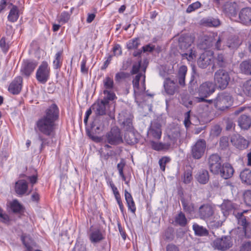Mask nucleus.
Wrapping results in <instances>:
<instances>
[{"label":"nucleus","mask_w":251,"mask_h":251,"mask_svg":"<svg viewBox=\"0 0 251 251\" xmlns=\"http://www.w3.org/2000/svg\"><path fill=\"white\" fill-rule=\"evenodd\" d=\"M59 109L56 104H52L45 112L44 115L40 117L35 124V129L41 134L38 140L41 142L40 151H42L46 146H49L50 140L46 137H52L55 135L56 127V122L59 119Z\"/></svg>","instance_id":"nucleus-1"},{"label":"nucleus","mask_w":251,"mask_h":251,"mask_svg":"<svg viewBox=\"0 0 251 251\" xmlns=\"http://www.w3.org/2000/svg\"><path fill=\"white\" fill-rule=\"evenodd\" d=\"M195 40V37L189 34H182L178 39L179 47L183 52L181 53L182 59H187L189 62L193 61L197 57V52L194 48H191Z\"/></svg>","instance_id":"nucleus-2"},{"label":"nucleus","mask_w":251,"mask_h":251,"mask_svg":"<svg viewBox=\"0 0 251 251\" xmlns=\"http://www.w3.org/2000/svg\"><path fill=\"white\" fill-rule=\"evenodd\" d=\"M234 73L232 71H227L221 69L215 72L214 80L215 85L220 89H226L233 78Z\"/></svg>","instance_id":"nucleus-3"},{"label":"nucleus","mask_w":251,"mask_h":251,"mask_svg":"<svg viewBox=\"0 0 251 251\" xmlns=\"http://www.w3.org/2000/svg\"><path fill=\"white\" fill-rule=\"evenodd\" d=\"M232 97L226 92L219 93L214 99V105L215 108L219 111L228 109L232 104Z\"/></svg>","instance_id":"nucleus-4"},{"label":"nucleus","mask_w":251,"mask_h":251,"mask_svg":"<svg viewBox=\"0 0 251 251\" xmlns=\"http://www.w3.org/2000/svg\"><path fill=\"white\" fill-rule=\"evenodd\" d=\"M145 71L146 68H144L143 73L138 74L132 80L133 88L135 95H139L144 92L146 89Z\"/></svg>","instance_id":"nucleus-5"},{"label":"nucleus","mask_w":251,"mask_h":251,"mask_svg":"<svg viewBox=\"0 0 251 251\" xmlns=\"http://www.w3.org/2000/svg\"><path fill=\"white\" fill-rule=\"evenodd\" d=\"M50 69L47 61H43L36 73V78L38 82L45 84L50 79Z\"/></svg>","instance_id":"nucleus-6"},{"label":"nucleus","mask_w":251,"mask_h":251,"mask_svg":"<svg viewBox=\"0 0 251 251\" xmlns=\"http://www.w3.org/2000/svg\"><path fill=\"white\" fill-rule=\"evenodd\" d=\"M215 91V85L212 82L206 81L200 85L197 91L193 93L191 91L190 92L193 96H196L198 93L200 97H208L212 95Z\"/></svg>","instance_id":"nucleus-7"},{"label":"nucleus","mask_w":251,"mask_h":251,"mask_svg":"<svg viewBox=\"0 0 251 251\" xmlns=\"http://www.w3.org/2000/svg\"><path fill=\"white\" fill-rule=\"evenodd\" d=\"M105 137L107 142L112 145H117L123 142L121 130L117 126L111 128Z\"/></svg>","instance_id":"nucleus-8"},{"label":"nucleus","mask_w":251,"mask_h":251,"mask_svg":"<svg viewBox=\"0 0 251 251\" xmlns=\"http://www.w3.org/2000/svg\"><path fill=\"white\" fill-rule=\"evenodd\" d=\"M207 163L210 171L215 175L219 174L222 167V158L217 153L211 154L207 160Z\"/></svg>","instance_id":"nucleus-9"},{"label":"nucleus","mask_w":251,"mask_h":251,"mask_svg":"<svg viewBox=\"0 0 251 251\" xmlns=\"http://www.w3.org/2000/svg\"><path fill=\"white\" fill-rule=\"evenodd\" d=\"M206 147V143L204 139H199L192 146L191 153L195 159H200L204 155Z\"/></svg>","instance_id":"nucleus-10"},{"label":"nucleus","mask_w":251,"mask_h":251,"mask_svg":"<svg viewBox=\"0 0 251 251\" xmlns=\"http://www.w3.org/2000/svg\"><path fill=\"white\" fill-rule=\"evenodd\" d=\"M212 246L215 249L226 251L232 247V242L230 237L224 236L215 239Z\"/></svg>","instance_id":"nucleus-11"},{"label":"nucleus","mask_w":251,"mask_h":251,"mask_svg":"<svg viewBox=\"0 0 251 251\" xmlns=\"http://www.w3.org/2000/svg\"><path fill=\"white\" fill-rule=\"evenodd\" d=\"M238 9V4L233 1H226L222 6L223 12L230 19L236 17Z\"/></svg>","instance_id":"nucleus-12"},{"label":"nucleus","mask_w":251,"mask_h":251,"mask_svg":"<svg viewBox=\"0 0 251 251\" xmlns=\"http://www.w3.org/2000/svg\"><path fill=\"white\" fill-rule=\"evenodd\" d=\"M162 136L161 125L154 122L151 125L148 131V138L150 140H159Z\"/></svg>","instance_id":"nucleus-13"},{"label":"nucleus","mask_w":251,"mask_h":251,"mask_svg":"<svg viewBox=\"0 0 251 251\" xmlns=\"http://www.w3.org/2000/svg\"><path fill=\"white\" fill-rule=\"evenodd\" d=\"M214 208L209 203H204L201 205L198 211V214L200 219L207 221L214 214Z\"/></svg>","instance_id":"nucleus-14"},{"label":"nucleus","mask_w":251,"mask_h":251,"mask_svg":"<svg viewBox=\"0 0 251 251\" xmlns=\"http://www.w3.org/2000/svg\"><path fill=\"white\" fill-rule=\"evenodd\" d=\"M217 37V33L212 32L208 35H205L201 39V43L198 45L199 48L203 50L210 48L215 42Z\"/></svg>","instance_id":"nucleus-15"},{"label":"nucleus","mask_w":251,"mask_h":251,"mask_svg":"<svg viewBox=\"0 0 251 251\" xmlns=\"http://www.w3.org/2000/svg\"><path fill=\"white\" fill-rule=\"evenodd\" d=\"M213 51H205L201 53L198 60L199 66L201 68H205L210 65L214 61Z\"/></svg>","instance_id":"nucleus-16"},{"label":"nucleus","mask_w":251,"mask_h":251,"mask_svg":"<svg viewBox=\"0 0 251 251\" xmlns=\"http://www.w3.org/2000/svg\"><path fill=\"white\" fill-rule=\"evenodd\" d=\"M37 65L38 62L35 60H24L21 69L22 74L27 77L29 76L34 72Z\"/></svg>","instance_id":"nucleus-17"},{"label":"nucleus","mask_w":251,"mask_h":251,"mask_svg":"<svg viewBox=\"0 0 251 251\" xmlns=\"http://www.w3.org/2000/svg\"><path fill=\"white\" fill-rule=\"evenodd\" d=\"M23 87V78L17 76L9 84L8 91L13 95L19 94Z\"/></svg>","instance_id":"nucleus-18"},{"label":"nucleus","mask_w":251,"mask_h":251,"mask_svg":"<svg viewBox=\"0 0 251 251\" xmlns=\"http://www.w3.org/2000/svg\"><path fill=\"white\" fill-rule=\"evenodd\" d=\"M230 141L234 146L241 150L247 149L249 145V142L239 134L232 135Z\"/></svg>","instance_id":"nucleus-19"},{"label":"nucleus","mask_w":251,"mask_h":251,"mask_svg":"<svg viewBox=\"0 0 251 251\" xmlns=\"http://www.w3.org/2000/svg\"><path fill=\"white\" fill-rule=\"evenodd\" d=\"M180 201L183 210L187 214L192 215L195 212L196 208L195 204L192 202L191 197L188 200L182 196Z\"/></svg>","instance_id":"nucleus-20"},{"label":"nucleus","mask_w":251,"mask_h":251,"mask_svg":"<svg viewBox=\"0 0 251 251\" xmlns=\"http://www.w3.org/2000/svg\"><path fill=\"white\" fill-rule=\"evenodd\" d=\"M240 22L245 25L251 24V8L246 7L242 8L239 14Z\"/></svg>","instance_id":"nucleus-21"},{"label":"nucleus","mask_w":251,"mask_h":251,"mask_svg":"<svg viewBox=\"0 0 251 251\" xmlns=\"http://www.w3.org/2000/svg\"><path fill=\"white\" fill-rule=\"evenodd\" d=\"M109 104L101 100L100 101L95 103L91 106L92 109L97 116H102L106 114V108Z\"/></svg>","instance_id":"nucleus-22"},{"label":"nucleus","mask_w":251,"mask_h":251,"mask_svg":"<svg viewBox=\"0 0 251 251\" xmlns=\"http://www.w3.org/2000/svg\"><path fill=\"white\" fill-rule=\"evenodd\" d=\"M233 173L234 169L233 167L228 163L223 164L219 173L221 176L226 179L230 178L233 176Z\"/></svg>","instance_id":"nucleus-23"},{"label":"nucleus","mask_w":251,"mask_h":251,"mask_svg":"<svg viewBox=\"0 0 251 251\" xmlns=\"http://www.w3.org/2000/svg\"><path fill=\"white\" fill-rule=\"evenodd\" d=\"M92 227L90 229L89 239L93 243L100 242L104 239V237L100 229L92 228Z\"/></svg>","instance_id":"nucleus-24"},{"label":"nucleus","mask_w":251,"mask_h":251,"mask_svg":"<svg viewBox=\"0 0 251 251\" xmlns=\"http://www.w3.org/2000/svg\"><path fill=\"white\" fill-rule=\"evenodd\" d=\"M28 189V184L25 180H19L15 183V191L18 195L23 196L25 194Z\"/></svg>","instance_id":"nucleus-25"},{"label":"nucleus","mask_w":251,"mask_h":251,"mask_svg":"<svg viewBox=\"0 0 251 251\" xmlns=\"http://www.w3.org/2000/svg\"><path fill=\"white\" fill-rule=\"evenodd\" d=\"M124 195L128 210L133 214L135 215L136 211V207L131 194L126 190H125Z\"/></svg>","instance_id":"nucleus-26"},{"label":"nucleus","mask_w":251,"mask_h":251,"mask_svg":"<svg viewBox=\"0 0 251 251\" xmlns=\"http://www.w3.org/2000/svg\"><path fill=\"white\" fill-rule=\"evenodd\" d=\"M166 92L170 95H173L176 90V85L174 80L167 78L165 79L164 84Z\"/></svg>","instance_id":"nucleus-27"},{"label":"nucleus","mask_w":251,"mask_h":251,"mask_svg":"<svg viewBox=\"0 0 251 251\" xmlns=\"http://www.w3.org/2000/svg\"><path fill=\"white\" fill-rule=\"evenodd\" d=\"M196 179L197 181L202 184H206L209 180V175L208 172L205 170L202 169L198 172L196 175Z\"/></svg>","instance_id":"nucleus-28"},{"label":"nucleus","mask_w":251,"mask_h":251,"mask_svg":"<svg viewBox=\"0 0 251 251\" xmlns=\"http://www.w3.org/2000/svg\"><path fill=\"white\" fill-rule=\"evenodd\" d=\"M238 123L241 128L248 129L251 125V118L246 115H242L238 119Z\"/></svg>","instance_id":"nucleus-29"},{"label":"nucleus","mask_w":251,"mask_h":251,"mask_svg":"<svg viewBox=\"0 0 251 251\" xmlns=\"http://www.w3.org/2000/svg\"><path fill=\"white\" fill-rule=\"evenodd\" d=\"M10 5L12 6V8L9 12L7 19L11 23H15L19 17V10L16 5H13L12 3H10Z\"/></svg>","instance_id":"nucleus-30"},{"label":"nucleus","mask_w":251,"mask_h":251,"mask_svg":"<svg viewBox=\"0 0 251 251\" xmlns=\"http://www.w3.org/2000/svg\"><path fill=\"white\" fill-rule=\"evenodd\" d=\"M174 225L181 227H185L188 223V220L182 211L179 212L175 217Z\"/></svg>","instance_id":"nucleus-31"},{"label":"nucleus","mask_w":251,"mask_h":251,"mask_svg":"<svg viewBox=\"0 0 251 251\" xmlns=\"http://www.w3.org/2000/svg\"><path fill=\"white\" fill-rule=\"evenodd\" d=\"M240 72L246 75H251V59L242 61L239 66Z\"/></svg>","instance_id":"nucleus-32"},{"label":"nucleus","mask_w":251,"mask_h":251,"mask_svg":"<svg viewBox=\"0 0 251 251\" xmlns=\"http://www.w3.org/2000/svg\"><path fill=\"white\" fill-rule=\"evenodd\" d=\"M241 44V41L236 35L230 36L227 39L226 46L230 49L237 48Z\"/></svg>","instance_id":"nucleus-33"},{"label":"nucleus","mask_w":251,"mask_h":251,"mask_svg":"<svg viewBox=\"0 0 251 251\" xmlns=\"http://www.w3.org/2000/svg\"><path fill=\"white\" fill-rule=\"evenodd\" d=\"M63 50H59L56 53L53 61V66L55 69H60L63 63Z\"/></svg>","instance_id":"nucleus-34"},{"label":"nucleus","mask_w":251,"mask_h":251,"mask_svg":"<svg viewBox=\"0 0 251 251\" xmlns=\"http://www.w3.org/2000/svg\"><path fill=\"white\" fill-rule=\"evenodd\" d=\"M187 72V67L185 65L181 66L178 71L177 77L178 82L180 85L183 86L185 84V79Z\"/></svg>","instance_id":"nucleus-35"},{"label":"nucleus","mask_w":251,"mask_h":251,"mask_svg":"<svg viewBox=\"0 0 251 251\" xmlns=\"http://www.w3.org/2000/svg\"><path fill=\"white\" fill-rule=\"evenodd\" d=\"M193 229L196 235L200 236H207L209 234L208 230L197 223L193 225Z\"/></svg>","instance_id":"nucleus-36"},{"label":"nucleus","mask_w":251,"mask_h":251,"mask_svg":"<svg viewBox=\"0 0 251 251\" xmlns=\"http://www.w3.org/2000/svg\"><path fill=\"white\" fill-rule=\"evenodd\" d=\"M181 178L184 184H190L193 180L192 168L189 167L185 170Z\"/></svg>","instance_id":"nucleus-37"},{"label":"nucleus","mask_w":251,"mask_h":251,"mask_svg":"<svg viewBox=\"0 0 251 251\" xmlns=\"http://www.w3.org/2000/svg\"><path fill=\"white\" fill-rule=\"evenodd\" d=\"M240 177L243 183L251 185V170L245 169L240 174Z\"/></svg>","instance_id":"nucleus-38"},{"label":"nucleus","mask_w":251,"mask_h":251,"mask_svg":"<svg viewBox=\"0 0 251 251\" xmlns=\"http://www.w3.org/2000/svg\"><path fill=\"white\" fill-rule=\"evenodd\" d=\"M203 24L208 27H217L221 25V22L217 18L210 17L203 20Z\"/></svg>","instance_id":"nucleus-39"},{"label":"nucleus","mask_w":251,"mask_h":251,"mask_svg":"<svg viewBox=\"0 0 251 251\" xmlns=\"http://www.w3.org/2000/svg\"><path fill=\"white\" fill-rule=\"evenodd\" d=\"M113 90H104L103 91V94L105 96L103 98L102 100L108 104H109L110 101H112L117 99V97Z\"/></svg>","instance_id":"nucleus-40"},{"label":"nucleus","mask_w":251,"mask_h":251,"mask_svg":"<svg viewBox=\"0 0 251 251\" xmlns=\"http://www.w3.org/2000/svg\"><path fill=\"white\" fill-rule=\"evenodd\" d=\"M214 67H225L226 65V61L223 54H218L213 61Z\"/></svg>","instance_id":"nucleus-41"},{"label":"nucleus","mask_w":251,"mask_h":251,"mask_svg":"<svg viewBox=\"0 0 251 251\" xmlns=\"http://www.w3.org/2000/svg\"><path fill=\"white\" fill-rule=\"evenodd\" d=\"M149 143L153 150L160 151L166 149V145L162 142H156L154 140H150Z\"/></svg>","instance_id":"nucleus-42"},{"label":"nucleus","mask_w":251,"mask_h":251,"mask_svg":"<svg viewBox=\"0 0 251 251\" xmlns=\"http://www.w3.org/2000/svg\"><path fill=\"white\" fill-rule=\"evenodd\" d=\"M238 220V224L243 226V230L245 233V235L248 238L251 237V235L248 234L247 230V227L249 225L246 218L245 216H236Z\"/></svg>","instance_id":"nucleus-43"},{"label":"nucleus","mask_w":251,"mask_h":251,"mask_svg":"<svg viewBox=\"0 0 251 251\" xmlns=\"http://www.w3.org/2000/svg\"><path fill=\"white\" fill-rule=\"evenodd\" d=\"M103 87L104 90L113 89L114 83L112 77L108 76H106L103 80Z\"/></svg>","instance_id":"nucleus-44"},{"label":"nucleus","mask_w":251,"mask_h":251,"mask_svg":"<svg viewBox=\"0 0 251 251\" xmlns=\"http://www.w3.org/2000/svg\"><path fill=\"white\" fill-rule=\"evenodd\" d=\"M140 45L139 38H135L130 40L126 44V48L128 50L136 49Z\"/></svg>","instance_id":"nucleus-45"},{"label":"nucleus","mask_w":251,"mask_h":251,"mask_svg":"<svg viewBox=\"0 0 251 251\" xmlns=\"http://www.w3.org/2000/svg\"><path fill=\"white\" fill-rule=\"evenodd\" d=\"M9 206L14 213H19L22 209V205L17 200L11 201L9 203Z\"/></svg>","instance_id":"nucleus-46"},{"label":"nucleus","mask_w":251,"mask_h":251,"mask_svg":"<svg viewBox=\"0 0 251 251\" xmlns=\"http://www.w3.org/2000/svg\"><path fill=\"white\" fill-rule=\"evenodd\" d=\"M125 139L128 144L133 145L137 143V139L135 137L133 133H126L125 135Z\"/></svg>","instance_id":"nucleus-47"},{"label":"nucleus","mask_w":251,"mask_h":251,"mask_svg":"<svg viewBox=\"0 0 251 251\" xmlns=\"http://www.w3.org/2000/svg\"><path fill=\"white\" fill-rule=\"evenodd\" d=\"M103 119L99 118L95 120V122L92 124V127H95L97 130H103L104 128V125L103 123Z\"/></svg>","instance_id":"nucleus-48"},{"label":"nucleus","mask_w":251,"mask_h":251,"mask_svg":"<svg viewBox=\"0 0 251 251\" xmlns=\"http://www.w3.org/2000/svg\"><path fill=\"white\" fill-rule=\"evenodd\" d=\"M70 14L67 11L62 12L59 16L58 22L61 24L67 23L70 18Z\"/></svg>","instance_id":"nucleus-49"},{"label":"nucleus","mask_w":251,"mask_h":251,"mask_svg":"<svg viewBox=\"0 0 251 251\" xmlns=\"http://www.w3.org/2000/svg\"><path fill=\"white\" fill-rule=\"evenodd\" d=\"M201 4L200 2L197 1L190 4L186 9V12L187 13H190L200 8Z\"/></svg>","instance_id":"nucleus-50"},{"label":"nucleus","mask_w":251,"mask_h":251,"mask_svg":"<svg viewBox=\"0 0 251 251\" xmlns=\"http://www.w3.org/2000/svg\"><path fill=\"white\" fill-rule=\"evenodd\" d=\"M243 90L247 96L251 97V79H249L244 83Z\"/></svg>","instance_id":"nucleus-51"},{"label":"nucleus","mask_w":251,"mask_h":251,"mask_svg":"<svg viewBox=\"0 0 251 251\" xmlns=\"http://www.w3.org/2000/svg\"><path fill=\"white\" fill-rule=\"evenodd\" d=\"M129 76V74L128 73L124 72H120L116 74L115 79L116 82H119L128 78Z\"/></svg>","instance_id":"nucleus-52"},{"label":"nucleus","mask_w":251,"mask_h":251,"mask_svg":"<svg viewBox=\"0 0 251 251\" xmlns=\"http://www.w3.org/2000/svg\"><path fill=\"white\" fill-rule=\"evenodd\" d=\"M245 203L247 206H251V190H246L243 194Z\"/></svg>","instance_id":"nucleus-53"},{"label":"nucleus","mask_w":251,"mask_h":251,"mask_svg":"<svg viewBox=\"0 0 251 251\" xmlns=\"http://www.w3.org/2000/svg\"><path fill=\"white\" fill-rule=\"evenodd\" d=\"M171 160L170 157L167 156H164L161 158L159 160V164L161 170L164 172L165 171L166 165L169 163Z\"/></svg>","instance_id":"nucleus-54"},{"label":"nucleus","mask_w":251,"mask_h":251,"mask_svg":"<svg viewBox=\"0 0 251 251\" xmlns=\"http://www.w3.org/2000/svg\"><path fill=\"white\" fill-rule=\"evenodd\" d=\"M113 55L114 56H119L122 54V47L120 45L116 44H115L112 48Z\"/></svg>","instance_id":"nucleus-55"},{"label":"nucleus","mask_w":251,"mask_h":251,"mask_svg":"<svg viewBox=\"0 0 251 251\" xmlns=\"http://www.w3.org/2000/svg\"><path fill=\"white\" fill-rule=\"evenodd\" d=\"M0 48L2 51L4 52H7L9 50V45L6 43L5 37H2L0 39Z\"/></svg>","instance_id":"nucleus-56"},{"label":"nucleus","mask_w":251,"mask_h":251,"mask_svg":"<svg viewBox=\"0 0 251 251\" xmlns=\"http://www.w3.org/2000/svg\"><path fill=\"white\" fill-rule=\"evenodd\" d=\"M224 38L222 35L217 36L216 37V41L215 43V48L217 50H221L223 49V46H222V41Z\"/></svg>","instance_id":"nucleus-57"},{"label":"nucleus","mask_w":251,"mask_h":251,"mask_svg":"<svg viewBox=\"0 0 251 251\" xmlns=\"http://www.w3.org/2000/svg\"><path fill=\"white\" fill-rule=\"evenodd\" d=\"M87 59L83 58L80 64V72L83 74L87 75L88 72V67H86Z\"/></svg>","instance_id":"nucleus-58"},{"label":"nucleus","mask_w":251,"mask_h":251,"mask_svg":"<svg viewBox=\"0 0 251 251\" xmlns=\"http://www.w3.org/2000/svg\"><path fill=\"white\" fill-rule=\"evenodd\" d=\"M141 65V61H139L137 63L134 64L132 66L130 74L131 75H135L139 74L138 72Z\"/></svg>","instance_id":"nucleus-59"},{"label":"nucleus","mask_w":251,"mask_h":251,"mask_svg":"<svg viewBox=\"0 0 251 251\" xmlns=\"http://www.w3.org/2000/svg\"><path fill=\"white\" fill-rule=\"evenodd\" d=\"M0 221L4 223H7L9 222V217L3 212V210L0 207Z\"/></svg>","instance_id":"nucleus-60"},{"label":"nucleus","mask_w":251,"mask_h":251,"mask_svg":"<svg viewBox=\"0 0 251 251\" xmlns=\"http://www.w3.org/2000/svg\"><path fill=\"white\" fill-rule=\"evenodd\" d=\"M123 125L126 128V130L131 129L133 127L132 119L129 118L126 119L123 122Z\"/></svg>","instance_id":"nucleus-61"},{"label":"nucleus","mask_w":251,"mask_h":251,"mask_svg":"<svg viewBox=\"0 0 251 251\" xmlns=\"http://www.w3.org/2000/svg\"><path fill=\"white\" fill-rule=\"evenodd\" d=\"M180 137V133L179 131H175L169 135L170 140L173 142H176Z\"/></svg>","instance_id":"nucleus-62"},{"label":"nucleus","mask_w":251,"mask_h":251,"mask_svg":"<svg viewBox=\"0 0 251 251\" xmlns=\"http://www.w3.org/2000/svg\"><path fill=\"white\" fill-rule=\"evenodd\" d=\"M240 251H251V242H247L243 244Z\"/></svg>","instance_id":"nucleus-63"},{"label":"nucleus","mask_w":251,"mask_h":251,"mask_svg":"<svg viewBox=\"0 0 251 251\" xmlns=\"http://www.w3.org/2000/svg\"><path fill=\"white\" fill-rule=\"evenodd\" d=\"M190 111H189L186 112L185 114V119L184 121V123L186 126H188L191 124V122L190 120Z\"/></svg>","instance_id":"nucleus-64"}]
</instances>
